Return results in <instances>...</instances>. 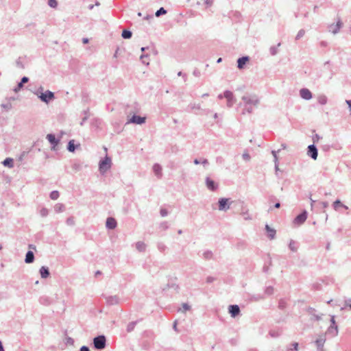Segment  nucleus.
I'll list each match as a JSON object with an SVG mask.
<instances>
[{"label": "nucleus", "mask_w": 351, "mask_h": 351, "mask_svg": "<svg viewBox=\"0 0 351 351\" xmlns=\"http://www.w3.org/2000/svg\"><path fill=\"white\" fill-rule=\"evenodd\" d=\"M241 99L245 104V106H256L259 104L260 99L258 97L255 95L246 94L241 97Z\"/></svg>", "instance_id": "f257e3e1"}, {"label": "nucleus", "mask_w": 351, "mask_h": 351, "mask_svg": "<svg viewBox=\"0 0 351 351\" xmlns=\"http://www.w3.org/2000/svg\"><path fill=\"white\" fill-rule=\"evenodd\" d=\"M223 97L226 99V105L228 108H231L236 102V99L232 92L230 90H226L223 93Z\"/></svg>", "instance_id": "f03ea898"}, {"label": "nucleus", "mask_w": 351, "mask_h": 351, "mask_svg": "<svg viewBox=\"0 0 351 351\" xmlns=\"http://www.w3.org/2000/svg\"><path fill=\"white\" fill-rule=\"evenodd\" d=\"M111 167V159L107 156L99 162V170L101 173L106 172Z\"/></svg>", "instance_id": "7ed1b4c3"}, {"label": "nucleus", "mask_w": 351, "mask_h": 351, "mask_svg": "<svg viewBox=\"0 0 351 351\" xmlns=\"http://www.w3.org/2000/svg\"><path fill=\"white\" fill-rule=\"evenodd\" d=\"M94 346L98 350L104 349L106 346V338L104 336H99L93 340Z\"/></svg>", "instance_id": "20e7f679"}, {"label": "nucleus", "mask_w": 351, "mask_h": 351, "mask_svg": "<svg viewBox=\"0 0 351 351\" xmlns=\"http://www.w3.org/2000/svg\"><path fill=\"white\" fill-rule=\"evenodd\" d=\"M307 154L313 160H316L317 158L318 151L314 144L308 146Z\"/></svg>", "instance_id": "39448f33"}, {"label": "nucleus", "mask_w": 351, "mask_h": 351, "mask_svg": "<svg viewBox=\"0 0 351 351\" xmlns=\"http://www.w3.org/2000/svg\"><path fill=\"white\" fill-rule=\"evenodd\" d=\"M232 203L233 201L230 200L229 198H221V210L226 211L230 208Z\"/></svg>", "instance_id": "423d86ee"}, {"label": "nucleus", "mask_w": 351, "mask_h": 351, "mask_svg": "<svg viewBox=\"0 0 351 351\" xmlns=\"http://www.w3.org/2000/svg\"><path fill=\"white\" fill-rule=\"evenodd\" d=\"M228 312L234 318L240 314V308L237 304H231L228 306Z\"/></svg>", "instance_id": "0eeeda50"}, {"label": "nucleus", "mask_w": 351, "mask_h": 351, "mask_svg": "<svg viewBox=\"0 0 351 351\" xmlns=\"http://www.w3.org/2000/svg\"><path fill=\"white\" fill-rule=\"evenodd\" d=\"M306 218L307 212L304 210L294 219V223L298 225H301L306 220Z\"/></svg>", "instance_id": "6e6552de"}, {"label": "nucleus", "mask_w": 351, "mask_h": 351, "mask_svg": "<svg viewBox=\"0 0 351 351\" xmlns=\"http://www.w3.org/2000/svg\"><path fill=\"white\" fill-rule=\"evenodd\" d=\"M342 26V23L339 20L336 24H331L328 26V31L334 34H337Z\"/></svg>", "instance_id": "1a4fd4ad"}, {"label": "nucleus", "mask_w": 351, "mask_h": 351, "mask_svg": "<svg viewBox=\"0 0 351 351\" xmlns=\"http://www.w3.org/2000/svg\"><path fill=\"white\" fill-rule=\"evenodd\" d=\"M39 97L43 101L48 103L49 101L53 99L54 95L52 92L47 90L45 93H41Z\"/></svg>", "instance_id": "9d476101"}, {"label": "nucleus", "mask_w": 351, "mask_h": 351, "mask_svg": "<svg viewBox=\"0 0 351 351\" xmlns=\"http://www.w3.org/2000/svg\"><path fill=\"white\" fill-rule=\"evenodd\" d=\"M300 96L305 100H310L313 97L311 92L306 88L300 90Z\"/></svg>", "instance_id": "9b49d317"}, {"label": "nucleus", "mask_w": 351, "mask_h": 351, "mask_svg": "<svg viewBox=\"0 0 351 351\" xmlns=\"http://www.w3.org/2000/svg\"><path fill=\"white\" fill-rule=\"evenodd\" d=\"M250 60L249 56H243L241 58H239L237 60V67L239 69L241 70L244 69L245 64L247 62H248Z\"/></svg>", "instance_id": "f8f14e48"}, {"label": "nucleus", "mask_w": 351, "mask_h": 351, "mask_svg": "<svg viewBox=\"0 0 351 351\" xmlns=\"http://www.w3.org/2000/svg\"><path fill=\"white\" fill-rule=\"evenodd\" d=\"M315 312V309L312 307H308L307 308V313L312 316V318L311 319L319 321L321 319L322 317L320 315H317Z\"/></svg>", "instance_id": "ddd939ff"}, {"label": "nucleus", "mask_w": 351, "mask_h": 351, "mask_svg": "<svg viewBox=\"0 0 351 351\" xmlns=\"http://www.w3.org/2000/svg\"><path fill=\"white\" fill-rule=\"evenodd\" d=\"M325 341L326 339L322 336L315 341V344L319 351H324L323 348Z\"/></svg>", "instance_id": "4468645a"}, {"label": "nucleus", "mask_w": 351, "mask_h": 351, "mask_svg": "<svg viewBox=\"0 0 351 351\" xmlns=\"http://www.w3.org/2000/svg\"><path fill=\"white\" fill-rule=\"evenodd\" d=\"M145 121V117H142L138 115H134L130 122L136 123V124H141Z\"/></svg>", "instance_id": "2eb2a0df"}, {"label": "nucleus", "mask_w": 351, "mask_h": 351, "mask_svg": "<svg viewBox=\"0 0 351 351\" xmlns=\"http://www.w3.org/2000/svg\"><path fill=\"white\" fill-rule=\"evenodd\" d=\"M117 226V221L112 217H109L106 220V227L109 229H114Z\"/></svg>", "instance_id": "dca6fc26"}, {"label": "nucleus", "mask_w": 351, "mask_h": 351, "mask_svg": "<svg viewBox=\"0 0 351 351\" xmlns=\"http://www.w3.org/2000/svg\"><path fill=\"white\" fill-rule=\"evenodd\" d=\"M326 333L328 335H330L332 337L336 336L338 333L337 326L330 325L328 327Z\"/></svg>", "instance_id": "f3484780"}, {"label": "nucleus", "mask_w": 351, "mask_h": 351, "mask_svg": "<svg viewBox=\"0 0 351 351\" xmlns=\"http://www.w3.org/2000/svg\"><path fill=\"white\" fill-rule=\"evenodd\" d=\"M265 230L267 232V237L270 239H274L275 237V235H276V230L273 228H271L269 225H266L265 226Z\"/></svg>", "instance_id": "a211bd4d"}, {"label": "nucleus", "mask_w": 351, "mask_h": 351, "mask_svg": "<svg viewBox=\"0 0 351 351\" xmlns=\"http://www.w3.org/2000/svg\"><path fill=\"white\" fill-rule=\"evenodd\" d=\"M317 101L321 105H325L327 104L328 98L325 95L321 94L317 96Z\"/></svg>", "instance_id": "6ab92c4d"}, {"label": "nucleus", "mask_w": 351, "mask_h": 351, "mask_svg": "<svg viewBox=\"0 0 351 351\" xmlns=\"http://www.w3.org/2000/svg\"><path fill=\"white\" fill-rule=\"evenodd\" d=\"M289 248L292 252H296L298 249V244L296 241L293 240H291L289 243Z\"/></svg>", "instance_id": "aec40b11"}, {"label": "nucleus", "mask_w": 351, "mask_h": 351, "mask_svg": "<svg viewBox=\"0 0 351 351\" xmlns=\"http://www.w3.org/2000/svg\"><path fill=\"white\" fill-rule=\"evenodd\" d=\"M40 274L42 278H46L49 276V269L47 267H42L40 269Z\"/></svg>", "instance_id": "412c9836"}, {"label": "nucleus", "mask_w": 351, "mask_h": 351, "mask_svg": "<svg viewBox=\"0 0 351 351\" xmlns=\"http://www.w3.org/2000/svg\"><path fill=\"white\" fill-rule=\"evenodd\" d=\"M47 140L53 145L54 146H56L58 143V141L56 140L55 136L53 134H49L47 136Z\"/></svg>", "instance_id": "4be33fe9"}, {"label": "nucleus", "mask_w": 351, "mask_h": 351, "mask_svg": "<svg viewBox=\"0 0 351 351\" xmlns=\"http://www.w3.org/2000/svg\"><path fill=\"white\" fill-rule=\"evenodd\" d=\"M34 256L32 252L28 251L26 254L25 262L27 263H31L34 261Z\"/></svg>", "instance_id": "5701e85b"}, {"label": "nucleus", "mask_w": 351, "mask_h": 351, "mask_svg": "<svg viewBox=\"0 0 351 351\" xmlns=\"http://www.w3.org/2000/svg\"><path fill=\"white\" fill-rule=\"evenodd\" d=\"M206 186L210 190H215L216 189L217 186H215L214 182L209 178L206 179Z\"/></svg>", "instance_id": "b1692460"}, {"label": "nucleus", "mask_w": 351, "mask_h": 351, "mask_svg": "<svg viewBox=\"0 0 351 351\" xmlns=\"http://www.w3.org/2000/svg\"><path fill=\"white\" fill-rule=\"evenodd\" d=\"M153 170L156 176H161L162 168L159 165H157V164L154 165L153 167Z\"/></svg>", "instance_id": "393cba45"}, {"label": "nucleus", "mask_w": 351, "mask_h": 351, "mask_svg": "<svg viewBox=\"0 0 351 351\" xmlns=\"http://www.w3.org/2000/svg\"><path fill=\"white\" fill-rule=\"evenodd\" d=\"M281 45L280 43H279L277 46H271L270 48H269V52L271 53V56H275L278 53V47H280Z\"/></svg>", "instance_id": "a878e982"}, {"label": "nucleus", "mask_w": 351, "mask_h": 351, "mask_svg": "<svg viewBox=\"0 0 351 351\" xmlns=\"http://www.w3.org/2000/svg\"><path fill=\"white\" fill-rule=\"evenodd\" d=\"M287 306V301L285 299H280L278 302V308L280 310H285Z\"/></svg>", "instance_id": "bb28decb"}, {"label": "nucleus", "mask_w": 351, "mask_h": 351, "mask_svg": "<svg viewBox=\"0 0 351 351\" xmlns=\"http://www.w3.org/2000/svg\"><path fill=\"white\" fill-rule=\"evenodd\" d=\"M342 206H343V204L341 203V202L339 199H337L332 204L333 208L335 210H338L340 207H342Z\"/></svg>", "instance_id": "cd10ccee"}, {"label": "nucleus", "mask_w": 351, "mask_h": 351, "mask_svg": "<svg viewBox=\"0 0 351 351\" xmlns=\"http://www.w3.org/2000/svg\"><path fill=\"white\" fill-rule=\"evenodd\" d=\"M3 164L5 166H8L9 167H13V160L12 158H6L3 162Z\"/></svg>", "instance_id": "c85d7f7f"}, {"label": "nucleus", "mask_w": 351, "mask_h": 351, "mask_svg": "<svg viewBox=\"0 0 351 351\" xmlns=\"http://www.w3.org/2000/svg\"><path fill=\"white\" fill-rule=\"evenodd\" d=\"M269 334L271 337L276 338L278 337L281 335V332L278 330H270Z\"/></svg>", "instance_id": "c756f323"}, {"label": "nucleus", "mask_w": 351, "mask_h": 351, "mask_svg": "<svg viewBox=\"0 0 351 351\" xmlns=\"http://www.w3.org/2000/svg\"><path fill=\"white\" fill-rule=\"evenodd\" d=\"M132 36V32L128 30H123L122 32V37L124 38H130Z\"/></svg>", "instance_id": "7c9ffc66"}, {"label": "nucleus", "mask_w": 351, "mask_h": 351, "mask_svg": "<svg viewBox=\"0 0 351 351\" xmlns=\"http://www.w3.org/2000/svg\"><path fill=\"white\" fill-rule=\"evenodd\" d=\"M265 293L268 295H272L274 293V287L271 286L266 287L265 290Z\"/></svg>", "instance_id": "2f4dec72"}, {"label": "nucleus", "mask_w": 351, "mask_h": 351, "mask_svg": "<svg viewBox=\"0 0 351 351\" xmlns=\"http://www.w3.org/2000/svg\"><path fill=\"white\" fill-rule=\"evenodd\" d=\"M59 197V193L57 191H52L50 194V197L55 200L57 199Z\"/></svg>", "instance_id": "473e14b6"}, {"label": "nucleus", "mask_w": 351, "mask_h": 351, "mask_svg": "<svg viewBox=\"0 0 351 351\" xmlns=\"http://www.w3.org/2000/svg\"><path fill=\"white\" fill-rule=\"evenodd\" d=\"M68 149L69 152H74L75 150V145H74V141L71 140L69 141L68 145Z\"/></svg>", "instance_id": "72a5a7b5"}, {"label": "nucleus", "mask_w": 351, "mask_h": 351, "mask_svg": "<svg viewBox=\"0 0 351 351\" xmlns=\"http://www.w3.org/2000/svg\"><path fill=\"white\" fill-rule=\"evenodd\" d=\"M305 34V31L304 29H300L299 30V32H298L296 36H295V40H299L302 37L304 36Z\"/></svg>", "instance_id": "f704fd0d"}, {"label": "nucleus", "mask_w": 351, "mask_h": 351, "mask_svg": "<svg viewBox=\"0 0 351 351\" xmlns=\"http://www.w3.org/2000/svg\"><path fill=\"white\" fill-rule=\"evenodd\" d=\"M48 4L50 7L55 8L58 5V2L56 0H49Z\"/></svg>", "instance_id": "c9c22d12"}, {"label": "nucleus", "mask_w": 351, "mask_h": 351, "mask_svg": "<svg viewBox=\"0 0 351 351\" xmlns=\"http://www.w3.org/2000/svg\"><path fill=\"white\" fill-rule=\"evenodd\" d=\"M167 13L166 10H165L163 8H160L156 12V16H160L161 14H165Z\"/></svg>", "instance_id": "e433bc0d"}, {"label": "nucleus", "mask_w": 351, "mask_h": 351, "mask_svg": "<svg viewBox=\"0 0 351 351\" xmlns=\"http://www.w3.org/2000/svg\"><path fill=\"white\" fill-rule=\"evenodd\" d=\"M136 247L139 251H143L145 248V245L143 243L138 242L136 244Z\"/></svg>", "instance_id": "4c0bfd02"}, {"label": "nucleus", "mask_w": 351, "mask_h": 351, "mask_svg": "<svg viewBox=\"0 0 351 351\" xmlns=\"http://www.w3.org/2000/svg\"><path fill=\"white\" fill-rule=\"evenodd\" d=\"M280 149H278V151H275V150H272L271 151V154L274 158V163H276V162H278V156H277V154L280 152Z\"/></svg>", "instance_id": "58836bf2"}, {"label": "nucleus", "mask_w": 351, "mask_h": 351, "mask_svg": "<svg viewBox=\"0 0 351 351\" xmlns=\"http://www.w3.org/2000/svg\"><path fill=\"white\" fill-rule=\"evenodd\" d=\"M242 158H243V159L244 160H245V161H250V158H251V157H250V154H249L247 152H244V153L243 154V155H242Z\"/></svg>", "instance_id": "ea45409f"}, {"label": "nucleus", "mask_w": 351, "mask_h": 351, "mask_svg": "<svg viewBox=\"0 0 351 351\" xmlns=\"http://www.w3.org/2000/svg\"><path fill=\"white\" fill-rule=\"evenodd\" d=\"M242 216H243V219H244L245 220H250V219H252V218H251V217H250V215L248 213V212H247V211H246V212H243V213H242Z\"/></svg>", "instance_id": "a19ab883"}, {"label": "nucleus", "mask_w": 351, "mask_h": 351, "mask_svg": "<svg viewBox=\"0 0 351 351\" xmlns=\"http://www.w3.org/2000/svg\"><path fill=\"white\" fill-rule=\"evenodd\" d=\"M252 111H253V109H252V106H245V108L243 112V114H245V112H247V113L251 114L252 112Z\"/></svg>", "instance_id": "79ce46f5"}, {"label": "nucleus", "mask_w": 351, "mask_h": 351, "mask_svg": "<svg viewBox=\"0 0 351 351\" xmlns=\"http://www.w3.org/2000/svg\"><path fill=\"white\" fill-rule=\"evenodd\" d=\"M298 343H296V342H294L293 343L291 344V347H290V350H295V351H298Z\"/></svg>", "instance_id": "37998d69"}, {"label": "nucleus", "mask_w": 351, "mask_h": 351, "mask_svg": "<svg viewBox=\"0 0 351 351\" xmlns=\"http://www.w3.org/2000/svg\"><path fill=\"white\" fill-rule=\"evenodd\" d=\"M204 256L206 259H210L212 258L213 254L210 252H204Z\"/></svg>", "instance_id": "c03bdc74"}, {"label": "nucleus", "mask_w": 351, "mask_h": 351, "mask_svg": "<svg viewBox=\"0 0 351 351\" xmlns=\"http://www.w3.org/2000/svg\"><path fill=\"white\" fill-rule=\"evenodd\" d=\"M190 309V306L187 304H182V311L186 312Z\"/></svg>", "instance_id": "a18cd8bd"}, {"label": "nucleus", "mask_w": 351, "mask_h": 351, "mask_svg": "<svg viewBox=\"0 0 351 351\" xmlns=\"http://www.w3.org/2000/svg\"><path fill=\"white\" fill-rule=\"evenodd\" d=\"M23 84L21 82H19L17 87L16 88H14V91L16 93H17L19 90H21V88L23 87Z\"/></svg>", "instance_id": "49530a36"}, {"label": "nucleus", "mask_w": 351, "mask_h": 351, "mask_svg": "<svg viewBox=\"0 0 351 351\" xmlns=\"http://www.w3.org/2000/svg\"><path fill=\"white\" fill-rule=\"evenodd\" d=\"M319 204L323 208H326L328 206V203L327 202H319Z\"/></svg>", "instance_id": "de8ad7c7"}, {"label": "nucleus", "mask_w": 351, "mask_h": 351, "mask_svg": "<svg viewBox=\"0 0 351 351\" xmlns=\"http://www.w3.org/2000/svg\"><path fill=\"white\" fill-rule=\"evenodd\" d=\"M346 306H348L351 309V299H348L345 301Z\"/></svg>", "instance_id": "09e8293b"}, {"label": "nucleus", "mask_w": 351, "mask_h": 351, "mask_svg": "<svg viewBox=\"0 0 351 351\" xmlns=\"http://www.w3.org/2000/svg\"><path fill=\"white\" fill-rule=\"evenodd\" d=\"M279 171V168H278V162H276L275 163V173H276V175L278 176V172Z\"/></svg>", "instance_id": "8fccbe9b"}, {"label": "nucleus", "mask_w": 351, "mask_h": 351, "mask_svg": "<svg viewBox=\"0 0 351 351\" xmlns=\"http://www.w3.org/2000/svg\"><path fill=\"white\" fill-rule=\"evenodd\" d=\"M331 324L332 326H337L335 320V316H332L330 319Z\"/></svg>", "instance_id": "3c124183"}, {"label": "nucleus", "mask_w": 351, "mask_h": 351, "mask_svg": "<svg viewBox=\"0 0 351 351\" xmlns=\"http://www.w3.org/2000/svg\"><path fill=\"white\" fill-rule=\"evenodd\" d=\"M28 80H29L28 77H23L21 79V82L23 84H25V83H27V82H28Z\"/></svg>", "instance_id": "603ef678"}, {"label": "nucleus", "mask_w": 351, "mask_h": 351, "mask_svg": "<svg viewBox=\"0 0 351 351\" xmlns=\"http://www.w3.org/2000/svg\"><path fill=\"white\" fill-rule=\"evenodd\" d=\"M346 103L348 105V107L350 108V111L351 112V99L350 100H346Z\"/></svg>", "instance_id": "864d4df0"}, {"label": "nucleus", "mask_w": 351, "mask_h": 351, "mask_svg": "<svg viewBox=\"0 0 351 351\" xmlns=\"http://www.w3.org/2000/svg\"><path fill=\"white\" fill-rule=\"evenodd\" d=\"M320 138V136L318 134H315L313 136V141L315 142L316 141H318Z\"/></svg>", "instance_id": "5fc2aeb1"}, {"label": "nucleus", "mask_w": 351, "mask_h": 351, "mask_svg": "<svg viewBox=\"0 0 351 351\" xmlns=\"http://www.w3.org/2000/svg\"><path fill=\"white\" fill-rule=\"evenodd\" d=\"M41 214L43 216H45L47 215V210L46 209H43L41 210Z\"/></svg>", "instance_id": "6e6d98bb"}, {"label": "nucleus", "mask_w": 351, "mask_h": 351, "mask_svg": "<svg viewBox=\"0 0 351 351\" xmlns=\"http://www.w3.org/2000/svg\"><path fill=\"white\" fill-rule=\"evenodd\" d=\"M80 351H89V349L88 347L82 346L80 349Z\"/></svg>", "instance_id": "4d7b16f0"}, {"label": "nucleus", "mask_w": 351, "mask_h": 351, "mask_svg": "<svg viewBox=\"0 0 351 351\" xmlns=\"http://www.w3.org/2000/svg\"><path fill=\"white\" fill-rule=\"evenodd\" d=\"M274 207L276 208H279L280 207V202H277L274 204Z\"/></svg>", "instance_id": "13d9d810"}, {"label": "nucleus", "mask_w": 351, "mask_h": 351, "mask_svg": "<svg viewBox=\"0 0 351 351\" xmlns=\"http://www.w3.org/2000/svg\"><path fill=\"white\" fill-rule=\"evenodd\" d=\"M268 270H269V267H267V266H264L263 267V271L264 272L267 273L268 271Z\"/></svg>", "instance_id": "bf43d9fd"}, {"label": "nucleus", "mask_w": 351, "mask_h": 351, "mask_svg": "<svg viewBox=\"0 0 351 351\" xmlns=\"http://www.w3.org/2000/svg\"><path fill=\"white\" fill-rule=\"evenodd\" d=\"M82 42L84 44H86L88 43V39L86 38H83Z\"/></svg>", "instance_id": "052dcab7"}, {"label": "nucleus", "mask_w": 351, "mask_h": 351, "mask_svg": "<svg viewBox=\"0 0 351 351\" xmlns=\"http://www.w3.org/2000/svg\"><path fill=\"white\" fill-rule=\"evenodd\" d=\"M320 44H321V45H322V47H325V46H326V42H325V41H322Z\"/></svg>", "instance_id": "680f3d73"}, {"label": "nucleus", "mask_w": 351, "mask_h": 351, "mask_svg": "<svg viewBox=\"0 0 351 351\" xmlns=\"http://www.w3.org/2000/svg\"><path fill=\"white\" fill-rule=\"evenodd\" d=\"M161 214H162V216H165L167 215V212L165 211L164 210H161Z\"/></svg>", "instance_id": "e2e57ef3"}, {"label": "nucleus", "mask_w": 351, "mask_h": 351, "mask_svg": "<svg viewBox=\"0 0 351 351\" xmlns=\"http://www.w3.org/2000/svg\"><path fill=\"white\" fill-rule=\"evenodd\" d=\"M0 351H4L1 342L0 341Z\"/></svg>", "instance_id": "0e129e2a"}, {"label": "nucleus", "mask_w": 351, "mask_h": 351, "mask_svg": "<svg viewBox=\"0 0 351 351\" xmlns=\"http://www.w3.org/2000/svg\"><path fill=\"white\" fill-rule=\"evenodd\" d=\"M281 147H282V149H286V147H287L286 145H285V144H284V143L281 145Z\"/></svg>", "instance_id": "69168bd1"}, {"label": "nucleus", "mask_w": 351, "mask_h": 351, "mask_svg": "<svg viewBox=\"0 0 351 351\" xmlns=\"http://www.w3.org/2000/svg\"><path fill=\"white\" fill-rule=\"evenodd\" d=\"M341 208H343L344 209L346 210H348V207L347 206H346L345 204H343V206H342Z\"/></svg>", "instance_id": "338daca9"}, {"label": "nucleus", "mask_w": 351, "mask_h": 351, "mask_svg": "<svg viewBox=\"0 0 351 351\" xmlns=\"http://www.w3.org/2000/svg\"><path fill=\"white\" fill-rule=\"evenodd\" d=\"M176 326H177V322H175L174 324H173V328H175V330H176Z\"/></svg>", "instance_id": "774afa93"}]
</instances>
